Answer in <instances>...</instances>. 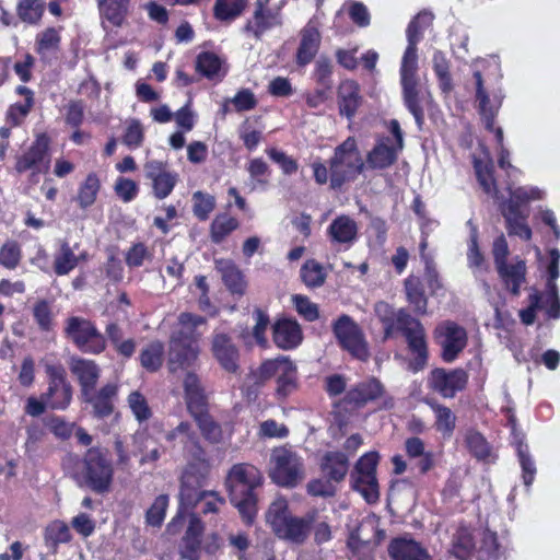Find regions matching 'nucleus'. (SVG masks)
Here are the masks:
<instances>
[{
  "mask_svg": "<svg viewBox=\"0 0 560 560\" xmlns=\"http://www.w3.org/2000/svg\"><path fill=\"white\" fill-rule=\"evenodd\" d=\"M165 359V346L161 340L150 341L139 354L141 366L149 373L161 370Z\"/></svg>",
  "mask_w": 560,
  "mask_h": 560,
  "instance_id": "nucleus-46",
  "label": "nucleus"
},
{
  "mask_svg": "<svg viewBox=\"0 0 560 560\" xmlns=\"http://www.w3.org/2000/svg\"><path fill=\"white\" fill-rule=\"evenodd\" d=\"M101 188L102 184L98 175L95 172L89 173L79 185L75 196L78 206L83 210L92 207L97 199Z\"/></svg>",
  "mask_w": 560,
  "mask_h": 560,
  "instance_id": "nucleus-47",
  "label": "nucleus"
},
{
  "mask_svg": "<svg viewBox=\"0 0 560 560\" xmlns=\"http://www.w3.org/2000/svg\"><path fill=\"white\" fill-rule=\"evenodd\" d=\"M223 59L213 51H200L195 58V72L200 79L221 81L226 71H223Z\"/></svg>",
  "mask_w": 560,
  "mask_h": 560,
  "instance_id": "nucleus-37",
  "label": "nucleus"
},
{
  "mask_svg": "<svg viewBox=\"0 0 560 560\" xmlns=\"http://www.w3.org/2000/svg\"><path fill=\"white\" fill-rule=\"evenodd\" d=\"M46 388L42 394L47 400L49 410L65 411L73 400V386L68 378L66 368L60 362L46 363Z\"/></svg>",
  "mask_w": 560,
  "mask_h": 560,
  "instance_id": "nucleus-12",
  "label": "nucleus"
},
{
  "mask_svg": "<svg viewBox=\"0 0 560 560\" xmlns=\"http://www.w3.org/2000/svg\"><path fill=\"white\" fill-rule=\"evenodd\" d=\"M43 538L49 553L56 555L60 544H68L72 540V534L66 522L54 520L44 528Z\"/></svg>",
  "mask_w": 560,
  "mask_h": 560,
  "instance_id": "nucleus-42",
  "label": "nucleus"
},
{
  "mask_svg": "<svg viewBox=\"0 0 560 560\" xmlns=\"http://www.w3.org/2000/svg\"><path fill=\"white\" fill-rule=\"evenodd\" d=\"M327 235L331 243L352 245L358 238V224L348 215H338L327 228Z\"/></svg>",
  "mask_w": 560,
  "mask_h": 560,
  "instance_id": "nucleus-39",
  "label": "nucleus"
},
{
  "mask_svg": "<svg viewBox=\"0 0 560 560\" xmlns=\"http://www.w3.org/2000/svg\"><path fill=\"white\" fill-rule=\"evenodd\" d=\"M262 482L261 471L252 464H235L229 470L225 480L229 500L246 526H252L256 521L258 514L257 489L262 486Z\"/></svg>",
  "mask_w": 560,
  "mask_h": 560,
  "instance_id": "nucleus-3",
  "label": "nucleus"
},
{
  "mask_svg": "<svg viewBox=\"0 0 560 560\" xmlns=\"http://www.w3.org/2000/svg\"><path fill=\"white\" fill-rule=\"evenodd\" d=\"M476 83V101L478 102V112L482 118L485 128L494 135L495 141L500 148L503 145V130L495 127V117L498 109L490 105V97L483 86V79L480 71L474 72Z\"/></svg>",
  "mask_w": 560,
  "mask_h": 560,
  "instance_id": "nucleus-24",
  "label": "nucleus"
},
{
  "mask_svg": "<svg viewBox=\"0 0 560 560\" xmlns=\"http://www.w3.org/2000/svg\"><path fill=\"white\" fill-rule=\"evenodd\" d=\"M183 387L187 411L195 421L202 439L213 445L223 443V428L210 413L208 397L198 375L188 372L184 377Z\"/></svg>",
  "mask_w": 560,
  "mask_h": 560,
  "instance_id": "nucleus-5",
  "label": "nucleus"
},
{
  "mask_svg": "<svg viewBox=\"0 0 560 560\" xmlns=\"http://www.w3.org/2000/svg\"><path fill=\"white\" fill-rule=\"evenodd\" d=\"M118 394L119 385L108 382L100 388L94 387L85 394L79 395V398L91 409L90 412L95 419H106L115 411Z\"/></svg>",
  "mask_w": 560,
  "mask_h": 560,
  "instance_id": "nucleus-17",
  "label": "nucleus"
},
{
  "mask_svg": "<svg viewBox=\"0 0 560 560\" xmlns=\"http://www.w3.org/2000/svg\"><path fill=\"white\" fill-rule=\"evenodd\" d=\"M407 302L413 307V312L423 316L428 314V296L420 277L410 275L404 281Z\"/></svg>",
  "mask_w": 560,
  "mask_h": 560,
  "instance_id": "nucleus-41",
  "label": "nucleus"
},
{
  "mask_svg": "<svg viewBox=\"0 0 560 560\" xmlns=\"http://www.w3.org/2000/svg\"><path fill=\"white\" fill-rule=\"evenodd\" d=\"M214 267L220 273L223 284L232 295L243 296L246 293V277L234 260L229 258L215 259Z\"/></svg>",
  "mask_w": 560,
  "mask_h": 560,
  "instance_id": "nucleus-32",
  "label": "nucleus"
},
{
  "mask_svg": "<svg viewBox=\"0 0 560 560\" xmlns=\"http://www.w3.org/2000/svg\"><path fill=\"white\" fill-rule=\"evenodd\" d=\"M211 352L225 372L236 374L240 371V350L228 334H213Z\"/></svg>",
  "mask_w": 560,
  "mask_h": 560,
  "instance_id": "nucleus-22",
  "label": "nucleus"
},
{
  "mask_svg": "<svg viewBox=\"0 0 560 560\" xmlns=\"http://www.w3.org/2000/svg\"><path fill=\"white\" fill-rule=\"evenodd\" d=\"M240 228L237 218L226 212L218 213L212 220L209 229L210 240L213 244L223 243L234 231Z\"/></svg>",
  "mask_w": 560,
  "mask_h": 560,
  "instance_id": "nucleus-45",
  "label": "nucleus"
},
{
  "mask_svg": "<svg viewBox=\"0 0 560 560\" xmlns=\"http://www.w3.org/2000/svg\"><path fill=\"white\" fill-rule=\"evenodd\" d=\"M206 322L203 316L189 312L180 313L178 316L180 328L171 334L170 345H197L196 329Z\"/></svg>",
  "mask_w": 560,
  "mask_h": 560,
  "instance_id": "nucleus-36",
  "label": "nucleus"
},
{
  "mask_svg": "<svg viewBox=\"0 0 560 560\" xmlns=\"http://www.w3.org/2000/svg\"><path fill=\"white\" fill-rule=\"evenodd\" d=\"M50 138L47 133L36 136L30 148L16 156L14 170L19 174L31 172L32 176L46 173L50 164Z\"/></svg>",
  "mask_w": 560,
  "mask_h": 560,
  "instance_id": "nucleus-16",
  "label": "nucleus"
},
{
  "mask_svg": "<svg viewBox=\"0 0 560 560\" xmlns=\"http://www.w3.org/2000/svg\"><path fill=\"white\" fill-rule=\"evenodd\" d=\"M433 14L429 11H420L412 20L409 22L406 35L409 44H418L423 35V32L432 25Z\"/></svg>",
  "mask_w": 560,
  "mask_h": 560,
  "instance_id": "nucleus-55",
  "label": "nucleus"
},
{
  "mask_svg": "<svg viewBox=\"0 0 560 560\" xmlns=\"http://www.w3.org/2000/svg\"><path fill=\"white\" fill-rule=\"evenodd\" d=\"M272 341L277 348L293 350L303 341V331L294 318H277L271 326Z\"/></svg>",
  "mask_w": 560,
  "mask_h": 560,
  "instance_id": "nucleus-27",
  "label": "nucleus"
},
{
  "mask_svg": "<svg viewBox=\"0 0 560 560\" xmlns=\"http://www.w3.org/2000/svg\"><path fill=\"white\" fill-rule=\"evenodd\" d=\"M401 82L404 104L415 117L419 129L424 122V112L421 105L418 80H404Z\"/></svg>",
  "mask_w": 560,
  "mask_h": 560,
  "instance_id": "nucleus-44",
  "label": "nucleus"
},
{
  "mask_svg": "<svg viewBox=\"0 0 560 560\" xmlns=\"http://www.w3.org/2000/svg\"><path fill=\"white\" fill-rule=\"evenodd\" d=\"M380 454L370 451L361 455L351 471V487L359 492L369 504H375L380 500V486L377 480V466Z\"/></svg>",
  "mask_w": 560,
  "mask_h": 560,
  "instance_id": "nucleus-11",
  "label": "nucleus"
},
{
  "mask_svg": "<svg viewBox=\"0 0 560 560\" xmlns=\"http://www.w3.org/2000/svg\"><path fill=\"white\" fill-rule=\"evenodd\" d=\"M495 270L503 288L511 295L518 296L522 285L526 282V261L516 256L512 261L497 267Z\"/></svg>",
  "mask_w": 560,
  "mask_h": 560,
  "instance_id": "nucleus-30",
  "label": "nucleus"
},
{
  "mask_svg": "<svg viewBox=\"0 0 560 560\" xmlns=\"http://www.w3.org/2000/svg\"><path fill=\"white\" fill-rule=\"evenodd\" d=\"M430 407L435 415L434 427L436 431L443 435L451 436L456 428V416L444 405L432 402Z\"/></svg>",
  "mask_w": 560,
  "mask_h": 560,
  "instance_id": "nucleus-54",
  "label": "nucleus"
},
{
  "mask_svg": "<svg viewBox=\"0 0 560 560\" xmlns=\"http://www.w3.org/2000/svg\"><path fill=\"white\" fill-rule=\"evenodd\" d=\"M77 267V255L67 241H62L54 256V272L57 276L69 275Z\"/></svg>",
  "mask_w": 560,
  "mask_h": 560,
  "instance_id": "nucleus-51",
  "label": "nucleus"
},
{
  "mask_svg": "<svg viewBox=\"0 0 560 560\" xmlns=\"http://www.w3.org/2000/svg\"><path fill=\"white\" fill-rule=\"evenodd\" d=\"M301 279L308 288H318L326 280L324 267L315 259L306 260L301 267Z\"/></svg>",
  "mask_w": 560,
  "mask_h": 560,
  "instance_id": "nucleus-57",
  "label": "nucleus"
},
{
  "mask_svg": "<svg viewBox=\"0 0 560 560\" xmlns=\"http://www.w3.org/2000/svg\"><path fill=\"white\" fill-rule=\"evenodd\" d=\"M472 164L476 178L482 191L486 195L491 196L498 202L499 211L505 221L528 215V213H525L522 209L524 206L515 202L511 197L508 200L503 199L500 195L497 178L494 176V164L491 158H488L486 161L474 159Z\"/></svg>",
  "mask_w": 560,
  "mask_h": 560,
  "instance_id": "nucleus-10",
  "label": "nucleus"
},
{
  "mask_svg": "<svg viewBox=\"0 0 560 560\" xmlns=\"http://www.w3.org/2000/svg\"><path fill=\"white\" fill-rule=\"evenodd\" d=\"M465 446L469 454L480 463L494 464L498 454L492 445L487 441L482 433L475 429H469L465 434Z\"/></svg>",
  "mask_w": 560,
  "mask_h": 560,
  "instance_id": "nucleus-38",
  "label": "nucleus"
},
{
  "mask_svg": "<svg viewBox=\"0 0 560 560\" xmlns=\"http://www.w3.org/2000/svg\"><path fill=\"white\" fill-rule=\"evenodd\" d=\"M388 129L393 138L378 137L374 147L368 152L364 161L365 168L383 171L392 167L398 161L399 153L404 149V132L397 119L389 121Z\"/></svg>",
  "mask_w": 560,
  "mask_h": 560,
  "instance_id": "nucleus-9",
  "label": "nucleus"
},
{
  "mask_svg": "<svg viewBox=\"0 0 560 560\" xmlns=\"http://www.w3.org/2000/svg\"><path fill=\"white\" fill-rule=\"evenodd\" d=\"M248 0H215L213 16L217 21L231 23L243 15Z\"/></svg>",
  "mask_w": 560,
  "mask_h": 560,
  "instance_id": "nucleus-49",
  "label": "nucleus"
},
{
  "mask_svg": "<svg viewBox=\"0 0 560 560\" xmlns=\"http://www.w3.org/2000/svg\"><path fill=\"white\" fill-rule=\"evenodd\" d=\"M168 502L170 499L167 494L158 495L145 512V523L152 527H161L165 518Z\"/></svg>",
  "mask_w": 560,
  "mask_h": 560,
  "instance_id": "nucleus-60",
  "label": "nucleus"
},
{
  "mask_svg": "<svg viewBox=\"0 0 560 560\" xmlns=\"http://www.w3.org/2000/svg\"><path fill=\"white\" fill-rule=\"evenodd\" d=\"M228 544L232 553L237 560H248L247 551L252 547L249 534L244 530L231 532L228 534Z\"/></svg>",
  "mask_w": 560,
  "mask_h": 560,
  "instance_id": "nucleus-61",
  "label": "nucleus"
},
{
  "mask_svg": "<svg viewBox=\"0 0 560 560\" xmlns=\"http://www.w3.org/2000/svg\"><path fill=\"white\" fill-rule=\"evenodd\" d=\"M178 435H183L185 438L182 442L184 453L187 455L188 460L209 457L207 450L201 443L200 436L192 430V427L188 421H180L176 428L165 434V440L173 443Z\"/></svg>",
  "mask_w": 560,
  "mask_h": 560,
  "instance_id": "nucleus-28",
  "label": "nucleus"
},
{
  "mask_svg": "<svg viewBox=\"0 0 560 560\" xmlns=\"http://www.w3.org/2000/svg\"><path fill=\"white\" fill-rule=\"evenodd\" d=\"M22 260V249L16 241L9 240L0 247V266L9 270L18 268Z\"/></svg>",
  "mask_w": 560,
  "mask_h": 560,
  "instance_id": "nucleus-62",
  "label": "nucleus"
},
{
  "mask_svg": "<svg viewBox=\"0 0 560 560\" xmlns=\"http://www.w3.org/2000/svg\"><path fill=\"white\" fill-rule=\"evenodd\" d=\"M349 468V456L342 451H327L319 462V469L323 476L336 483H340L346 479Z\"/></svg>",
  "mask_w": 560,
  "mask_h": 560,
  "instance_id": "nucleus-35",
  "label": "nucleus"
},
{
  "mask_svg": "<svg viewBox=\"0 0 560 560\" xmlns=\"http://www.w3.org/2000/svg\"><path fill=\"white\" fill-rule=\"evenodd\" d=\"M44 0H19L15 12L21 22L27 25H38L45 14Z\"/></svg>",
  "mask_w": 560,
  "mask_h": 560,
  "instance_id": "nucleus-50",
  "label": "nucleus"
},
{
  "mask_svg": "<svg viewBox=\"0 0 560 560\" xmlns=\"http://www.w3.org/2000/svg\"><path fill=\"white\" fill-rule=\"evenodd\" d=\"M468 372L462 368L445 370L433 369L428 377L429 386L444 398H453L458 392H463L468 384Z\"/></svg>",
  "mask_w": 560,
  "mask_h": 560,
  "instance_id": "nucleus-18",
  "label": "nucleus"
},
{
  "mask_svg": "<svg viewBox=\"0 0 560 560\" xmlns=\"http://www.w3.org/2000/svg\"><path fill=\"white\" fill-rule=\"evenodd\" d=\"M270 463L269 477L280 487L294 488L304 476V466L301 457L290 448H275Z\"/></svg>",
  "mask_w": 560,
  "mask_h": 560,
  "instance_id": "nucleus-14",
  "label": "nucleus"
},
{
  "mask_svg": "<svg viewBox=\"0 0 560 560\" xmlns=\"http://www.w3.org/2000/svg\"><path fill=\"white\" fill-rule=\"evenodd\" d=\"M386 393L383 383L374 377H368L351 386L340 400L339 405L349 406L353 410H359L381 399Z\"/></svg>",
  "mask_w": 560,
  "mask_h": 560,
  "instance_id": "nucleus-19",
  "label": "nucleus"
},
{
  "mask_svg": "<svg viewBox=\"0 0 560 560\" xmlns=\"http://www.w3.org/2000/svg\"><path fill=\"white\" fill-rule=\"evenodd\" d=\"M500 542L495 532L485 530L477 550L476 560H499Z\"/></svg>",
  "mask_w": 560,
  "mask_h": 560,
  "instance_id": "nucleus-59",
  "label": "nucleus"
},
{
  "mask_svg": "<svg viewBox=\"0 0 560 560\" xmlns=\"http://www.w3.org/2000/svg\"><path fill=\"white\" fill-rule=\"evenodd\" d=\"M100 15L112 26L120 27L129 13L131 0H96Z\"/></svg>",
  "mask_w": 560,
  "mask_h": 560,
  "instance_id": "nucleus-43",
  "label": "nucleus"
},
{
  "mask_svg": "<svg viewBox=\"0 0 560 560\" xmlns=\"http://www.w3.org/2000/svg\"><path fill=\"white\" fill-rule=\"evenodd\" d=\"M277 371L275 397L279 401H285L299 388V373L296 364L285 355L276 358Z\"/></svg>",
  "mask_w": 560,
  "mask_h": 560,
  "instance_id": "nucleus-21",
  "label": "nucleus"
},
{
  "mask_svg": "<svg viewBox=\"0 0 560 560\" xmlns=\"http://www.w3.org/2000/svg\"><path fill=\"white\" fill-rule=\"evenodd\" d=\"M433 337L441 347V358L446 363L454 362L468 342L466 329L451 319L439 323L433 330Z\"/></svg>",
  "mask_w": 560,
  "mask_h": 560,
  "instance_id": "nucleus-15",
  "label": "nucleus"
},
{
  "mask_svg": "<svg viewBox=\"0 0 560 560\" xmlns=\"http://www.w3.org/2000/svg\"><path fill=\"white\" fill-rule=\"evenodd\" d=\"M32 314L40 331L49 332L52 330L54 313L49 301L46 299L37 300L33 305Z\"/></svg>",
  "mask_w": 560,
  "mask_h": 560,
  "instance_id": "nucleus-58",
  "label": "nucleus"
},
{
  "mask_svg": "<svg viewBox=\"0 0 560 560\" xmlns=\"http://www.w3.org/2000/svg\"><path fill=\"white\" fill-rule=\"evenodd\" d=\"M277 371L276 358L267 359L260 363V365L256 370H252L247 375V381L249 382V388H254L258 390L262 387L269 380L275 376Z\"/></svg>",
  "mask_w": 560,
  "mask_h": 560,
  "instance_id": "nucleus-56",
  "label": "nucleus"
},
{
  "mask_svg": "<svg viewBox=\"0 0 560 560\" xmlns=\"http://www.w3.org/2000/svg\"><path fill=\"white\" fill-rule=\"evenodd\" d=\"M69 370L78 383L79 395L96 387L102 374V369L96 361L79 355L70 358Z\"/></svg>",
  "mask_w": 560,
  "mask_h": 560,
  "instance_id": "nucleus-25",
  "label": "nucleus"
},
{
  "mask_svg": "<svg viewBox=\"0 0 560 560\" xmlns=\"http://www.w3.org/2000/svg\"><path fill=\"white\" fill-rule=\"evenodd\" d=\"M63 334L82 353L101 354L106 349V337L96 324L85 317L70 316L66 319Z\"/></svg>",
  "mask_w": 560,
  "mask_h": 560,
  "instance_id": "nucleus-8",
  "label": "nucleus"
},
{
  "mask_svg": "<svg viewBox=\"0 0 560 560\" xmlns=\"http://www.w3.org/2000/svg\"><path fill=\"white\" fill-rule=\"evenodd\" d=\"M374 312L383 326V341L395 338L398 334L405 337L412 359L409 369L419 372L425 368L429 360V349L425 329L422 323L411 316L407 310L396 311L389 303L380 301L374 305Z\"/></svg>",
  "mask_w": 560,
  "mask_h": 560,
  "instance_id": "nucleus-1",
  "label": "nucleus"
},
{
  "mask_svg": "<svg viewBox=\"0 0 560 560\" xmlns=\"http://www.w3.org/2000/svg\"><path fill=\"white\" fill-rule=\"evenodd\" d=\"M317 518L316 509L307 511L303 516L293 515L289 501L282 495L277 497L266 512V522L273 534L296 545H303L307 540Z\"/></svg>",
  "mask_w": 560,
  "mask_h": 560,
  "instance_id": "nucleus-4",
  "label": "nucleus"
},
{
  "mask_svg": "<svg viewBox=\"0 0 560 560\" xmlns=\"http://www.w3.org/2000/svg\"><path fill=\"white\" fill-rule=\"evenodd\" d=\"M197 345H170L168 366L172 372L190 366L198 358Z\"/></svg>",
  "mask_w": 560,
  "mask_h": 560,
  "instance_id": "nucleus-48",
  "label": "nucleus"
},
{
  "mask_svg": "<svg viewBox=\"0 0 560 560\" xmlns=\"http://www.w3.org/2000/svg\"><path fill=\"white\" fill-rule=\"evenodd\" d=\"M392 560H432L429 551L411 537H395L387 547Z\"/></svg>",
  "mask_w": 560,
  "mask_h": 560,
  "instance_id": "nucleus-33",
  "label": "nucleus"
},
{
  "mask_svg": "<svg viewBox=\"0 0 560 560\" xmlns=\"http://www.w3.org/2000/svg\"><path fill=\"white\" fill-rule=\"evenodd\" d=\"M332 334L339 347L347 351L353 359L366 362L370 350L365 336L354 319L347 315H340L331 326Z\"/></svg>",
  "mask_w": 560,
  "mask_h": 560,
  "instance_id": "nucleus-13",
  "label": "nucleus"
},
{
  "mask_svg": "<svg viewBox=\"0 0 560 560\" xmlns=\"http://www.w3.org/2000/svg\"><path fill=\"white\" fill-rule=\"evenodd\" d=\"M211 471L209 457L197 460H187L186 467L180 478L179 505L177 514L168 524V530L176 533V527L185 522L188 513H194V509L206 499V491L202 487L206 485Z\"/></svg>",
  "mask_w": 560,
  "mask_h": 560,
  "instance_id": "nucleus-6",
  "label": "nucleus"
},
{
  "mask_svg": "<svg viewBox=\"0 0 560 560\" xmlns=\"http://www.w3.org/2000/svg\"><path fill=\"white\" fill-rule=\"evenodd\" d=\"M433 71L438 78L439 86L441 91L448 94L454 85L453 79L450 71V61L441 50H436L432 57Z\"/></svg>",
  "mask_w": 560,
  "mask_h": 560,
  "instance_id": "nucleus-52",
  "label": "nucleus"
},
{
  "mask_svg": "<svg viewBox=\"0 0 560 560\" xmlns=\"http://www.w3.org/2000/svg\"><path fill=\"white\" fill-rule=\"evenodd\" d=\"M114 463L110 452L104 446H92L82 457L81 477L91 491L104 494L109 492L114 481Z\"/></svg>",
  "mask_w": 560,
  "mask_h": 560,
  "instance_id": "nucleus-7",
  "label": "nucleus"
},
{
  "mask_svg": "<svg viewBox=\"0 0 560 560\" xmlns=\"http://www.w3.org/2000/svg\"><path fill=\"white\" fill-rule=\"evenodd\" d=\"M60 30L61 27L48 26L36 34L34 51L39 57L42 63L51 65L58 60L61 49Z\"/></svg>",
  "mask_w": 560,
  "mask_h": 560,
  "instance_id": "nucleus-29",
  "label": "nucleus"
},
{
  "mask_svg": "<svg viewBox=\"0 0 560 560\" xmlns=\"http://www.w3.org/2000/svg\"><path fill=\"white\" fill-rule=\"evenodd\" d=\"M300 43L295 52V63L300 68L310 65L319 51L322 34L314 21H308L300 31Z\"/></svg>",
  "mask_w": 560,
  "mask_h": 560,
  "instance_id": "nucleus-26",
  "label": "nucleus"
},
{
  "mask_svg": "<svg viewBox=\"0 0 560 560\" xmlns=\"http://www.w3.org/2000/svg\"><path fill=\"white\" fill-rule=\"evenodd\" d=\"M192 202L194 215L199 221H206L215 208V198L202 191L194 192Z\"/></svg>",
  "mask_w": 560,
  "mask_h": 560,
  "instance_id": "nucleus-64",
  "label": "nucleus"
},
{
  "mask_svg": "<svg viewBox=\"0 0 560 560\" xmlns=\"http://www.w3.org/2000/svg\"><path fill=\"white\" fill-rule=\"evenodd\" d=\"M476 544L472 534L467 529H459L454 536L452 553L458 560H469L475 551Z\"/></svg>",
  "mask_w": 560,
  "mask_h": 560,
  "instance_id": "nucleus-53",
  "label": "nucleus"
},
{
  "mask_svg": "<svg viewBox=\"0 0 560 560\" xmlns=\"http://www.w3.org/2000/svg\"><path fill=\"white\" fill-rule=\"evenodd\" d=\"M144 172L145 177L152 182V190L156 199L162 200L172 194L178 176L176 173L168 171L166 162L147 161Z\"/></svg>",
  "mask_w": 560,
  "mask_h": 560,
  "instance_id": "nucleus-20",
  "label": "nucleus"
},
{
  "mask_svg": "<svg viewBox=\"0 0 560 560\" xmlns=\"http://www.w3.org/2000/svg\"><path fill=\"white\" fill-rule=\"evenodd\" d=\"M364 103L360 84L353 79L342 80L337 88L338 113L352 121Z\"/></svg>",
  "mask_w": 560,
  "mask_h": 560,
  "instance_id": "nucleus-23",
  "label": "nucleus"
},
{
  "mask_svg": "<svg viewBox=\"0 0 560 560\" xmlns=\"http://www.w3.org/2000/svg\"><path fill=\"white\" fill-rule=\"evenodd\" d=\"M15 93L24 97V103L16 102L9 106L5 119L12 127L20 126L35 105V94L30 88L18 85Z\"/></svg>",
  "mask_w": 560,
  "mask_h": 560,
  "instance_id": "nucleus-40",
  "label": "nucleus"
},
{
  "mask_svg": "<svg viewBox=\"0 0 560 560\" xmlns=\"http://www.w3.org/2000/svg\"><path fill=\"white\" fill-rule=\"evenodd\" d=\"M509 423L512 429V445H514L516 450V455L522 468V479L523 483L526 488H529L534 480L537 472L535 462L529 453V447L525 442V435L524 433L520 432L516 428V420L514 417H511L509 419Z\"/></svg>",
  "mask_w": 560,
  "mask_h": 560,
  "instance_id": "nucleus-31",
  "label": "nucleus"
},
{
  "mask_svg": "<svg viewBox=\"0 0 560 560\" xmlns=\"http://www.w3.org/2000/svg\"><path fill=\"white\" fill-rule=\"evenodd\" d=\"M328 166L320 160L311 164L313 178L319 186L329 184V188L339 191L354 182L365 170V163L354 137L350 136L338 144L328 160Z\"/></svg>",
  "mask_w": 560,
  "mask_h": 560,
  "instance_id": "nucleus-2",
  "label": "nucleus"
},
{
  "mask_svg": "<svg viewBox=\"0 0 560 560\" xmlns=\"http://www.w3.org/2000/svg\"><path fill=\"white\" fill-rule=\"evenodd\" d=\"M127 402L138 422L148 421L152 417L148 400L139 390L131 392L127 397Z\"/></svg>",
  "mask_w": 560,
  "mask_h": 560,
  "instance_id": "nucleus-63",
  "label": "nucleus"
},
{
  "mask_svg": "<svg viewBox=\"0 0 560 560\" xmlns=\"http://www.w3.org/2000/svg\"><path fill=\"white\" fill-rule=\"evenodd\" d=\"M282 24L279 11L272 9H254L253 15L246 21L243 31L260 40L264 34Z\"/></svg>",
  "mask_w": 560,
  "mask_h": 560,
  "instance_id": "nucleus-34",
  "label": "nucleus"
}]
</instances>
